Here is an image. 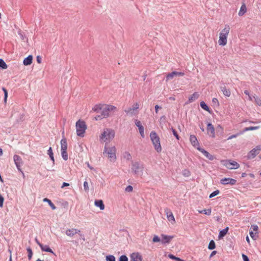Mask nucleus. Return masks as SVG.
I'll return each mask as SVG.
<instances>
[{"label": "nucleus", "mask_w": 261, "mask_h": 261, "mask_svg": "<svg viewBox=\"0 0 261 261\" xmlns=\"http://www.w3.org/2000/svg\"><path fill=\"white\" fill-rule=\"evenodd\" d=\"M161 242V240L160 238L156 235H154L152 239V242L153 243H157L159 242Z\"/></svg>", "instance_id": "obj_42"}, {"label": "nucleus", "mask_w": 261, "mask_h": 261, "mask_svg": "<svg viewBox=\"0 0 261 261\" xmlns=\"http://www.w3.org/2000/svg\"><path fill=\"white\" fill-rule=\"evenodd\" d=\"M139 108V105L138 102L135 103L132 108H129L125 110V112L128 115H133L135 111H137Z\"/></svg>", "instance_id": "obj_13"}, {"label": "nucleus", "mask_w": 261, "mask_h": 261, "mask_svg": "<svg viewBox=\"0 0 261 261\" xmlns=\"http://www.w3.org/2000/svg\"><path fill=\"white\" fill-rule=\"evenodd\" d=\"M36 60H37V62L39 63V64H40L41 63V58L39 56H37V58H36Z\"/></svg>", "instance_id": "obj_56"}, {"label": "nucleus", "mask_w": 261, "mask_h": 261, "mask_svg": "<svg viewBox=\"0 0 261 261\" xmlns=\"http://www.w3.org/2000/svg\"><path fill=\"white\" fill-rule=\"evenodd\" d=\"M115 135V133L113 129L105 128L99 136V139L101 141L108 143L114 138Z\"/></svg>", "instance_id": "obj_2"}, {"label": "nucleus", "mask_w": 261, "mask_h": 261, "mask_svg": "<svg viewBox=\"0 0 261 261\" xmlns=\"http://www.w3.org/2000/svg\"><path fill=\"white\" fill-rule=\"evenodd\" d=\"M3 155V150L0 148V156Z\"/></svg>", "instance_id": "obj_64"}, {"label": "nucleus", "mask_w": 261, "mask_h": 261, "mask_svg": "<svg viewBox=\"0 0 261 261\" xmlns=\"http://www.w3.org/2000/svg\"><path fill=\"white\" fill-rule=\"evenodd\" d=\"M48 154L49 155L50 159L53 161V162H54V158L53 156V152L52 151L51 147H49V149L48 150Z\"/></svg>", "instance_id": "obj_35"}, {"label": "nucleus", "mask_w": 261, "mask_h": 261, "mask_svg": "<svg viewBox=\"0 0 261 261\" xmlns=\"http://www.w3.org/2000/svg\"><path fill=\"white\" fill-rule=\"evenodd\" d=\"M242 258L244 261H249V259L247 255L244 254H242Z\"/></svg>", "instance_id": "obj_53"}, {"label": "nucleus", "mask_w": 261, "mask_h": 261, "mask_svg": "<svg viewBox=\"0 0 261 261\" xmlns=\"http://www.w3.org/2000/svg\"><path fill=\"white\" fill-rule=\"evenodd\" d=\"M198 212L200 214H204L206 215L210 216L211 214V209H204L201 211H198Z\"/></svg>", "instance_id": "obj_30"}, {"label": "nucleus", "mask_w": 261, "mask_h": 261, "mask_svg": "<svg viewBox=\"0 0 261 261\" xmlns=\"http://www.w3.org/2000/svg\"><path fill=\"white\" fill-rule=\"evenodd\" d=\"M43 201L44 202H47L48 204L49 205V206L51 207V208H52V210H54L56 208V206L55 205V204L51 201L50 200L45 198H44L43 200Z\"/></svg>", "instance_id": "obj_29"}, {"label": "nucleus", "mask_w": 261, "mask_h": 261, "mask_svg": "<svg viewBox=\"0 0 261 261\" xmlns=\"http://www.w3.org/2000/svg\"><path fill=\"white\" fill-rule=\"evenodd\" d=\"M212 101L214 103H218V100L216 98H213Z\"/></svg>", "instance_id": "obj_61"}, {"label": "nucleus", "mask_w": 261, "mask_h": 261, "mask_svg": "<svg viewBox=\"0 0 261 261\" xmlns=\"http://www.w3.org/2000/svg\"><path fill=\"white\" fill-rule=\"evenodd\" d=\"M161 242L164 244L169 243L171 240L173 238V236H167L164 234H161Z\"/></svg>", "instance_id": "obj_18"}, {"label": "nucleus", "mask_w": 261, "mask_h": 261, "mask_svg": "<svg viewBox=\"0 0 261 261\" xmlns=\"http://www.w3.org/2000/svg\"><path fill=\"white\" fill-rule=\"evenodd\" d=\"M247 11V8L245 4H243L240 8V10L238 13L240 16H243Z\"/></svg>", "instance_id": "obj_27"}, {"label": "nucleus", "mask_w": 261, "mask_h": 261, "mask_svg": "<svg viewBox=\"0 0 261 261\" xmlns=\"http://www.w3.org/2000/svg\"><path fill=\"white\" fill-rule=\"evenodd\" d=\"M261 150V146L258 145L256 146L255 148L252 149L249 151L247 154V159H251L254 158L257 154H258L259 151Z\"/></svg>", "instance_id": "obj_8"}, {"label": "nucleus", "mask_w": 261, "mask_h": 261, "mask_svg": "<svg viewBox=\"0 0 261 261\" xmlns=\"http://www.w3.org/2000/svg\"><path fill=\"white\" fill-rule=\"evenodd\" d=\"M15 164L19 171H21V166L23 164L22 159L18 155H14L13 156Z\"/></svg>", "instance_id": "obj_9"}, {"label": "nucleus", "mask_w": 261, "mask_h": 261, "mask_svg": "<svg viewBox=\"0 0 261 261\" xmlns=\"http://www.w3.org/2000/svg\"><path fill=\"white\" fill-rule=\"evenodd\" d=\"M104 154H106L110 161L114 162L116 160V148L115 146L105 147Z\"/></svg>", "instance_id": "obj_6"}, {"label": "nucleus", "mask_w": 261, "mask_h": 261, "mask_svg": "<svg viewBox=\"0 0 261 261\" xmlns=\"http://www.w3.org/2000/svg\"><path fill=\"white\" fill-rule=\"evenodd\" d=\"M168 257H169L170 258H171V259H173V260H174V259H175V257H176V256H175L174 255H173V254H169V255H168Z\"/></svg>", "instance_id": "obj_57"}, {"label": "nucleus", "mask_w": 261, "mask_h": 261, "mask_svg": "<svg viewBox=\"0 0 261 261\" xmlns=\"http://www.w3.org/2000/svg\"><path fill=\"white\" fill-rule=\"evenodd\" d=\"M62 156L63 159L66 161L68 159V154L67 151H61Z\"/></svg>", "instance_id": "obj_38"}, {"label": "nucleus", "mask_w": 261, "mask_h": 261, "mask_svg": "<svg viewBox=\"0 0 261 261\" xmlns=\"http://www.w3.org/2000/svg\"><path fill=\"white\" fill-rule=\"evenodd\" d=\"M36 242L37 243V244L40 246L42 251L47 252H51V253L54 254L53 250L49 247L48 246L43 245V244L39 243L37 239H36Z\"/></svg>", "instance_id": "obj_19"}, {"label": "nucleus", "mask_w": 261, "mask_h": 261, "mask_svg": "<svg viewBox=\"0 0 261 261\" xmlns=\"http://www.w3.org/2000/svg\"><path fill=\"white\" fill-rule=\"evenodd\" d=\"M197 149L201 151L203 154L211 161H213L214 159V157L212 154H210L207 151L200 147H197Z\"/></svg>", "instance_id": "obj_20"}, {"label": "nucleus", "mask_w": 261, "mask_h": 261, "mask_svg": "<svg viewBox=\"0 0 261 261\" xmlns=\"http://www.w3.org/2000/svg\"><path fill=\"white\" fill-rule=\"evenodd\" d=\"M207 134L212 138L215 137V128L212 123H208L206 128Z\"/></svg>", "instance_id": "obj_12"}, {"label": "nucleus", "mask_w": 261, "mask_h": 261, "mask_svg": "<svg viewBox=\"0 0 261 261\" xmlns=\"http://www.w3.org/2000/svg\"><path fill=\"white\" fill-rule=\"evenodd\" d=\"M223 94L227 97H229L231 94V92L229 89H226V87L221 88Z\"/></svg>", "instance_id": "obj_28"}, {"label": "nucleus", "mask_w": 261, "mask_h": 261, "mask_svg": "<svg viewBox=\"0 0 261 261\" xmlns=\"http://www.w3.org/2000/svg\"><path fill=\"white\" fill-rule=\"evenodd\" d=\"M174 260L176 261H184L183 259H182L179 257H176Z\"/></svg>", "instance_id": "obj_62"}, {"label": "nucleus", "mask_w": 261, "mask_h": 261, "mask_svg": "<svg viewBox=\"0 0 261 261\" xmlns=\"http://www.w3.org/2000/svg\"><path fill=\"white\" fill-rule=\"evenodd\" d=\"M32 60L33 57L32 56L30 55L23 60V63L25 66L30 65L32 64Z\"/></svg>", "instance_id": "obj_25"}, {"label": "nucleus", "mask_w": 261, "mask_h": 261, "mask_svg": "<svg viewBox=\"0 0 261 261\" xmlns=\"http://www.w3.org/2000/svg\"><path fill=\"white\" fill-rule=\"evenodd\" d=\"M75 128L77 136L84 137L87 128L86 122L84 120L79 119L75 123Z\"/></svg>", "instance_id": "obj_5"}, {"label": "nucleus", "mask_w": 261, "mask_h": 261, "mask_svg": "<svg viewBox=\"0 0 261 261\" xmlns=\"http://www.w3.org/2000/svg\"><path fill=\"white\" fill-rule=\"evenodd\" d=\"M219 193V190H216V191H215L214 192H213V193H212L210 195V198H212L217 195H218Z\"/></svg>", "instance_id": "obj_46"}, {"label": "nucleus", "mask_w": 261, "mask_h": 261, "mask_svg": "<svg viewBox=\"0 0 261 261\" xmlns=\"http://www.w3.org/2000/svg\"><path fill=\"white\" fill-rule=\"evenodd\" d=\"M4 201V198L3 197V196L1 194H0V207H2L3 206Z\"/></svg>", "instance_id": "obj_49"}, {"label": "nucleus", "mask_w": 261, "mask_h": 261, "mask_svg": "<svg viewBox=\"0 0 261 261\" xmlns=\"http://www.w3.org/2000/svg\"><path fill=\"white\" fill-rule=\"evenodd\" d=\"M246 241H247V242H248V243H250V240H249V239L248 236H247V237H246Z\"/></svg>", "instance_id": "obj_63"}, {"label": "nucleus", "mask_w": 261, "mask_h": 261, "mask_svg": "<svg viewBox=\"0 0 261 261\" xmlns=\"http://www.w3.org/2000/svg\"><path fill=\"white\" fill-rule=\"evenodd\" d=\"M251 228L253 229V231L256 232L255 233H257L258 227L256 225H251Z\"/></svg>", "instance_id": "obj_50"}, {"label": "nucleus", "mask_w": 261, "mask_h": 261, "mask_svg": "<svg viewBox=\"0 0 261 261\" xmlns=\"http://www.w3.org/2000/svg\"><path fill=\"white\" fill-rule=\"evenodd\" d=\"M217 253V251H213L211 255H210V257H212V256H213L214 255H215Z\"/></svg>", "instance_id": "obj_60"}, {"label": "nucleus", "mask_w": 261, "mask_h": 261, "mask_svg": "<svg viewBox=\"0 0 261 261\" xmlns=\"http://www.w3.org/2000/svg\"><path fill=\"white\" fill-rule=\"evenodd\" d=\"M185 73L182 72L173 71L167 75L166 81L172 79L175 76H184Z\"/></svg>", "instance_id": "obj_15"}, {"label": "nucleus", "mask_w": 261, "mask_h": 261, "mask_svg": "<svg viewBox=\"0 0 261 261\" xmlns=\"http://www.w3.org/2000/svg\"><path fill=\"white\" fill-rule=\"evenodd\" d=\"M228 230V227H226L225 229H223V230H221L219 233V237L221 238L224 237L227 233Z\"/></svg>", "instance_id": "obj_31"}, {"label": "nucleus", "mask_w": 261, "mask_h": 261, "mask_svg": "<svg viewBox=\"0 0 261 261\" xmlns=\"http://www.w3.org/2000/svg\"><path fill=\"white\" fill-rule=\"evenodd\" d=\"M61 151H67V143L66 139L63 138L61 141Z\"/></svg>", "instance_id": "obj_23"}, {"label": "nucleus", "mask_w": 261, "mask_h": 261, "mask_svg": "<svg viewBox=\"0 0 261 261\" xmlns=\"http://www.w3.org/2000/svg\"><path fill=\"white\" fill-rule=\"evenodd\" d=\"M135 125L138 127V129L139 131V133L142 137V138H144L145 134H144V127L141 124V122L140 120L136 119L135 121Z\"/></svg>", "instance_id": "obj_11"}, {"label": "nucleus", "mask_w": 261, "mask_h": 261, "mask_svg": "<svg viewBox=\"0 0 261 261\" xmlns=\"http://www.w3.org/2000/svg\"><path fill=\"white\" fill-rule=\"evenodd\" d=\"M161 108L160 107H159L158 105H156L155 106V113H158V110L159 109H161Z\"/></svg>", "instance_id": "obj_58"}, {"label": "nucleus", "mask_w": 261, "mask_h": 261, "mask_svg": "<svg viewBox=\"0 0 261 261\" xmlns=\"http://www.w3.org/2000/svg\"><path fill=\"white\" fill-rule=\"evenodd\" d=\"M223 165L229 169H236L239 168L240 165L236 161L231 160L222 161Z\"/></svg>", "instance_id": "obj_7"}, {"label": "nucleus", "mask_w": 261, "mask_h": 261, "mask_svg": "<svg viewBox=\"0 0 261 261\" xmlns=\"http://www.w3.org/2000/svg\"><path fill=\"white\" fill-rule=\"evenodd\" d=\"M81 232L80 230L76 228H69L66 230V234L69 237H73L76 234H79Z\"/></svg>", "instance_id": "obj_10"}, {"label": "nucleus", "mask_w": 261, "mask_h": 261, "mask_svg": "<svg viewBox=\"0 0 261 261\" xmlns=\"http://www.w3.org/2000/svg\"><path fill=\"white\" fill-rule=\"evenodd\" d=\"M0 67H2L3 69L7 68V64L2 59H0Z\"/></svg>", "instance_id": "obj_40"}, {"label": "nucleus", "mask_w": 261, "mask_h": 261, "mask_svg": "<svg viewBox=\"0 0 261 261\" xmlns=\"http://www.w3.org/2000/svg\"><path fill=\"white\" fill-rule=\"evenodd\" d=\"M172 132H173V135L176 138V139L177 140H179V136L177 134V133L176 132V131L175 130V129L174 128H172Z\"/></svg>", "instance_id": "obj_51"}, {"label": "nucleus", "mask_w": 261, "mask_h": 261, "mask_svg": "<svg viewBox=\"0 0 261 261\" xmlns=\"http://www.w3.org/2000/svg\"><path fill=\"white\" fill-rule=\"evenodd\" d=\"M27 252L28 253V258L30 260L32 258L33 255V252L30 247H28L27 248Z\"/></svg>", "instance_id": "obj_39"}, {"label": "nucleus", "mask_w": 261, "mask_h": 261, "mask_svg": "<svg viewBox=\"0 0 261 261\" xmlns=\"http://www.w3.org/2000/svg\"><path fill=\"white\" fill-rule=\"evenodd\" d=\"M237 182V180L231 178H224L221 179V184L223 185H234Z\"/></svg>", "instance_id": "obj_14"}, {"label": "nucleus", "mask_w": 261, "mask_h": 261, "mask_svg": "<svg viewBox=\"0 0 261 261\" xmlns=\"http://www.w3.org/2000/svg\"><path fill=\"white\" fill-rule=\"evenodd\" d=\"M69 186V184L68 183H67V182H63L61 188H63L64 187H67V186Z\"/></svg>", "instance_id": "obj_59"}, {"label": "nucleus", "mask_w": 261, "mask_h": 261, "mask_svg": "<svg viewBox=\"0 0 261 261\" xmlns=\"http://www.w3.org/2000/svg\"><path fill=\"white\" fill-rule=\"evenodd\" d=\"M165 212H166V214L167 215V218L168 220L170 222H171V223L172 224H174L175 223V218H174L172 212L168 209H166L165 210Z\"/></svg>", "instance_id": "obj_17"}, {"label": "nucleus", "mask_w": 261, "mask_h": 261, "mask_svg": "<svg viewBox=\"0 0 261 261\" xmlns=\"http://www.w3.org/2000/svg\"><path fill=\"white\" fill-rule=\"evenodd\" d=\"M142 256L138 252L133 253L130 255V261H142Z\"/></svg>", "instance_id": "obj_16"}, {"label": "nucleus", "mask_w": 261, "mask_h": 261, "mask_svg": "<svg viewBox=\"0 0 261 261\" xmlns=\"http://www.w3.org/2000/svg\"><path fill=\"white\" fill-rule=\"evenodd\" d=\"M249 234L252 239L256 240V237H255L256 233L254 234L252 230L250 231Z\"/></svg>", "instance_id": "obj_52"}, {"label": "nucleus", "mask_w": 261, "mask_h": 261, "mask_svg": "<svg viewBox=\"0 0 261 261\" xmlns=\"http://www.w3.org/2000/svg\"><path fill=\"white\" fill-rule=\"evenodd\" d=\"M244 93L246 95H248V100H250V101H253V100H254V98H253L254 96H252V95H250L248 91L245 90L244 91Z\"/></svg>", "instance_id": "obj_41"}, {"label": "nucleus", "mask_w": 261, "mask_h": 261, "mask_svg": "<svg viewBox=\"0 0 261 261\" xmlns=\"http://www.w3.org/2000/svg\"><path fill=\"white\" fill-rule=\"evenodd\" d=\"M133 187L132 186L129 185L126 187V188L125 189V191L126 192H130L133 191Z\"/></svg>", "instance_id": "obj_44"}, {"label": "nucleus", "mask_w": 261, "mask_h": 261, "mask_svg": "<svg viewBox=\"0 0 261 261\" xmlns=\"http://www.w3.org/2000/svg\"><path fill=\"white\" fill-rule=\"evenodd\" d=\"M199 94L198 92H194L192 95H190L189 97L188 101L189 102H192L194 101H195L196 99H197L199 97Z\"/></svg>", "instance_id": "obj_26"}, {"label": "nucleus", "mask_w": 261, "mask_h": 261, "mask_svg": "<svg viewBox=\"0 0 261 261\" xmlns=\"http://www.w3.org/2000/svg\"><path fill=\"white\" fill-rule=\"evenodd\" d=\"M200 106L204 110L210 112V108L209 107L206 105V103L204 101H201L200 102Z\"/></svg>", "instance_id": "obj_32"}, {"label": "nucleus", "mask_w": 261, "mask_h": 261, "mask_svg": "<svg viewBox=\"0 0 261 261\" xmlns=\"http://www.w3.org/2000/svg\"><path fill=\"white\" fill-rule=\"evenodd\" d=\"M182 175L185 177H189L191 175V172L189 170L185 169L182 171Z\"/></svg>", "instance_id": "obj_37"}, {"label": "nucleus", "mask_w": 261, "mask_h": 261, "mask_svg": "<svg viewBox=\"0 0 261 261\" xmlns=\"http://www.w3.org/2000/svg\"><path fill=\"white\" fill-rule=\"evenodd\" d=\"M2 89H3V91L4 92V94H5L4 100L5 102H6L7 99L8 97V92H7V89L5 88H3Z\"/></svg>", "instance_id": "obj_45"}, {"label": "nucleus", "mask_w": 261, "mask_h": 261, "mask_svg": "<svg viewBox=\"0 0 261 261\" xmlns=\"http://www.w3.org/2000/svg\"><path fill=\"white\" fill-rule=\"evenodd\" d=\"M107 261H116L115 257L112 255H109L106 257Z\"/></svg>", "instance_id": "obj_36"}, {"label": "nucleus", "mask_w": 261, "mask_h": 261, "mask_svg": "<svg viewBox=\"0 0 261 261\" xmlns=\"http://www.w3.org/2000/svg\"><path fill=\"white\" fill-rule=\"evenodd\" d=\"M190 141L194 147H196L197 149V147H199L198 142L195 136L191 135L190 137Z\"/></svg>", "instance_id": "obj_22"}, {"label": "nucleus", "mask_w": 261, "mask_h": 261, "mask_svg": "<svg viewBox=\"0 0 261 261\" xmlns=\"http://www.w3.org/2000/svg\"><path fill=\"white\" fill-rule=\"evenodd\" d=\"M259 128V126H250V127H246L244 128V132H247V131H249V130H255V129H257L258 128Z\"/></svg>", "instance_id": "obj_34"}, {"label": "nucleus", "mask_w": 261, "mask_h": 261, "mask_svg": "<svg viewBox=\"0 0 261 261\" xmlns=\"http://www.w3.org/2000/svg\"><path fill=\"white\" fill-rule=\"evenodd\" d=\"M95 205L99 207L100 210H103L105 208V204L102 200H97L94 202Z\"/></svg>", "instance_id": "obj_24"}, {"label": "nucleus", "mask_w": 261, "mask_h": 261, "mask_svg": "<svg viewBox=\"0 0 261 261\" xmlns=\"http://www.w3.org/2000/svg\"><path fill=\"white\" fill-rule=\"evenodd\" d=\"M150 138L155 150L158 152H161L162 148L161 145L160 137L154 131L151 132L150 134Z\"/></svg>", "instance_id": "obj_4"}, {"label": "nucleus", "mask_w": 261, "mask_h": 261, "mask_svg": "<svg viewBox=\"0 0 261 261\" xmlns=\"http://www.w3.org/2000/svg\"><path fill=\"white\" fill-rule=\"evenodd\" d=\"M102 118H103L101 116V114L100 115H97V116H95L94 118L95 120H99Z\"/></svg>", "instance_id": "obj_54"}, {"label": "nucleus", "mask_w": 261, "mask_h": 261, "mask_svg": "<svg viewBox=\"0 0 261 261\" xmlns=\"http://www.w3.org/2000/svg\"><path fill=\"white\" fill-rule=\"evenodd\" d=\"M116 109V107L114 106L101 104L96 105L93 108V110L95 112H97L99 110H100V113L103 118L108 117L110 115L111 113L114 112Z\"/></svg>", "instance_id": "obj_1"}, {"label": "nucleus", "mask_w": 261, "mask_h": 261, "mask_svg": "<svg viewBox=\"0 0 261 261\" xmlns=\"http://www.w3.org/2000/svg\"><path fill=\"white\" fill-rule=\"evenodd\" d=\"M216 248L215 243L213 240H211L208 244V248L210 250L214 249Z\"/></svg>", "instance_id": "obj_33"}, {"label": "nucleus", "mask_w": 261, "mask_h": 261, "mask_svg": "<svg viewBox=\"0 0 261 261\" xmlns=\"http://www.w3.org/2000/svg\"><path fill=\"white\" fill-rule=\"evenodd\" d=\"M254 101L258 106H261V100L257 97L253 96Z\"/></svg>", "instance_id": "obj_43"}, {"label": "nucleus", "mask_w": 261, "mask_h": 261, "mask_svg": "<svg viewBox=\"0 0 261 261\" xmlns=\"http://www.w3.org/2000/svg\"><path fill=\"white\" fill-rule=\"evenodd\" d=\"M142 168V167L140 166V164L137 162H135L132 165V169L135 173H138L139 172V171H141Z\"/></svg>", "instance_id": "obj_21"}, {"label": "nucleus", "mask_w": 261, "mask_h": 261, "mask_svg": "<svg viewBox=\"0 0 261 261\" xmlns=\"http://www.w3.org/2000/svg\"><path fill=\"white\" fill-rule=\"evenodd\" d=\"M84 188L85 191H89V186H88V183L87 181H85L84 182Z\"/></svg>", "instance_id": "obj_47"}, {"label": "nucleus", "mask_w": 261, "mask_h": 261, "mask_svg": "<svg viewBox=\"0 0 261 261\" xmlns=\"http://www.w3.org/2000/svg\"><path fill=\"white\" fill-rule=\"evenodd\" d=\"M230 28L229 25L226 24L219 33L218 40L219 45L220 46H225L227 43V37L229 34Z\"/></svg>", "instance_id": "obj_3"}, {"label": "nucleus", "mask_w": 261, "mask_h": 261, "mask_svg": "<svg viewBox=\"0 0 261 261\" xmlns=\"http://www.w3.org/2000/svg\"><path fill=\"white\" fill-rule=\"evenodd\" d=\"M119 261H128V258L126 255H121L119 258Z\"/></svg>", "instance_id": "obj_48"}, {"label": "nucleus", "mask_w": 261, "mask_h": 261, "mask_svg": "<svg viewBox=\"0 0 261 261\" xmlns=\"http://www.w3.org/2000/svg\"><path fill=\"white\" fill-rule=\"evenodd\" d=\"M238 136V134H236V135H232L230 136H229L227 140H230V139H232L233 138H236Z\"/></svg>", "instance_id": "obj_55"}]
</instances>
